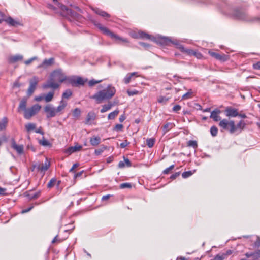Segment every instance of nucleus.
<instances>
[{"mask_svg": "<svg viewBox=\"0 0 260 260\" xmlns=\"http://www.w3.org/2000/svg\"><path fill=\"white\" fill-rule=\"evenodd\" d=\"M68 80L73 86L83 85L85 83V81L81 77H77V78H69Z\"/></svg>", "mask_w": 260, "mask_h": 260, "instance_id": "obj_9", "label": "nucleus"}, {"mask_svg": "<svg viewBox=\"0 0 260 260\" xmlns=\"http://www.w3.org/2000/svg\"><path fill=\"white\" fill-rule=\"evenodd\" d=\"M54 96V92H49L48 94L44 97V100L46 102H49L52 101L53 97Z\"/></svg>", "mask_w": 260, "mask_h": 260, "instance_id": "obj_32", "label": "nucleus"}, {"mask_svg": "<svg viewBox=\"0 0 260 260\" xmlns=\"http://www.w3.org/2000/svg\"><path fill=\"white\" fill-rule=\"evenodd\" d=\"M138 77L139 75H138V72H133L126 75L124 79V81L125 84H128L130 82L131 79L133 77Z\"/></svg>", "mask_w": 260, "mask_h": 260, "instance_id": "obj_26", "label": "nucleus"}, {"mask_svg": "<svg viewBox=\"0 0 260 260\" xmlns=\"http://www.w3.org/2000/svg\"><path fill=\"white\" fill-rule=\"evenodd\" d=\"M72 93L71 90H66L62 94V98L63 99H69L72 95Z\"/></svg>", "mask_w": 260, "mask_h": 260, "instance_id": "obj_42", "label": "nucleus"}, {"mask_svg": "<svg viewBox=\"0 0 260 260\" xmlns=\"http://www.w3.org/2000/svg\"><path fill=\"white\" fill-rule=\"evenodd\" d=\"M79 166V164L78 163H76V164H74L72 167L71 168V169L70 170V172H73L74 170L77 167H78V166Z\"/></svg>", "mask_w": 260, "mask_h": 260, "instance_id": "obj_63", "label": "nucleus"}, {"mask_svg": "<svg viewBox=\"0 0 260 260\" xmlns=\"http://www.w3.org/2000/svg\"><path fill=\"white\" fill-rule=\"evenodd\" d=\"M119 187L120 189L130 188L132 187V185L129 183H123L121 184Z\"/></svg>", "mask_w": 260, "mask_h": 260, "instance_id": "obj_43", "label": "nucleus"}, {"mask_svg": "<svg viewBox=\"0 0 260 260\" xmlns=\"http://www.w3.org/2000/svg\"><path fill=\"white\" fill-rule=\"evenodd\" d=\"M11 147L15 150L19 154H21L23 153V146L22 145H17L14 140L12 142Z\"/></svg>", "mask_w": 260, "mask_h": 260, "instance_id": "obj_19", "label": "nucleus"}, {"mask_svg": "<svg viewBox=\"0 0 260 260\" xmlns=\"http://www.w3.org/2000/svg\"><path fill=\"white\" fill-rule=\"evenodd\" d=\"M51 77L55 81L62 83L67 79L66 76L60 69L54 71L51 74Z\"/></svg>", "mask_w": 260, "mask_h": 260, "instance_id": "obj_5", "label": "nucleus"}, {"mask_svg": "<svg viewBox=\"0 0 260 260\" xmlns=\"http://www.w3.org/2000/svg\"><path fill=\"white\" fill-rule=\"evenodd\" d=\"M192 174V173L191 172V171H186V172H183L182 174V176L183 178H187V177L190 176Z\"/></svg>", "mask_w": 260, "mask_h": 260, "instance_id": "obj_48", "label": "nucleus"}, {"mask_svg": "<svg viewBox=\"0 0 260 260\" xmlns=\"http://www.w3.org/2000/svg\"><path fill=\"white\" fill-rule=\"evenodd\" d=\"M56 181V179L54 178L51 179L47 184L48 187L51 188L52 187H53Z\"/></svg>", "mask_w": 260, "mask_h": 260, "instance_id": "obj_47", "label": "nucleus"}, {"mask_svg": "<svg viewBox=\"0 0 260 260\" xmlns=\"http://www.w3.org/2000/svg\"><path fill=\"white\" fill-rule=\"evenodd\" d=\"M127 94H128V95L132 96V95L137 94L139 92L137 90H134V91L127 90Z\"/></svg>", "mask_w": 260, "mask_h": 260, "instance_id": "obj_54", "label": "nucleus"}, {"mask_svg": "<svg viewBox=\"0 0 260 260\" xmlns=\"http://www.w3.org/2000/svg\"><path fill=\"white\" fill-rule=\"evenodd\" d=\"M38 82L39 79L36 76L33 77V78L29 80V87L27 92L28 96H30L34 93Z\"/></svg>", "mask_w": 260, "mask_h": 260, "instance_id": "obj_7", "label": "nucleus"}, {"mask_svg": "<svg viewBox=\"0 0 260 260\" xmlns=\"http://www.w3.org/2000/svg\"><path fill=\"white\" fill-rule=\"evenodd\" d=\"M44 112L46 113L47 118L54 117L57 115L55 108L50 104L46 105L44 108Z\"/></svg>", "mask_w": 260, "mask_h": 260, "instance_id": "obj_6", "label": "nucleus"}, {"mask_svg": "<svg viewBox=\"0 0 260 260\" xmlns=\"http://www.w3.org/2000/svg\"><path fill=\"white\" fill-rule=\"evenodd\" d=\"M36 125L35 123H29L25 125V128L27 132L34 130L36 128Z\"/></svg>", "mask_w": 260, "mask_h": 260, "instance_id": "obj_35", "label": "nucleus"}, {"mask_svg": "<svg viewBox=\"0 0 260 260\" xmlns=\"http://www.w3.org/2000/svg\"><path fill=\"white\" fill-rule=\"evenodd\" d=\"M181 107L179 105H176L174 106L173 108V111L177 113L179 110H180Z\"/></svg>", "mask_w": 260, "mask_h": 260, "instance_id": "obj_52", "label": "nucleus"}, {"mask_svg": "<svg viewBox=\"0 0 260 260\" xmlns=\"http://www.w3.org/2000/svg\"><path fill=\"white\" fill-rule=\"evenodd\" d=\"M41 108V106L38 104L33 105L30 108H27V110L23 113L24 118L26 119H30L31 117L39 112Z\"/></svg>", "mask_w": 260, "mask_h": 260, "instance_id": "obj_4", "label": "nucleus"}, {"mask_svg": "<svg viewBox=\"0 0 260 260\" xmlns=\"http://www.w3.org/2000/svg\"><path fill=\"white\" fill-rule=\"evenodd\" d=\"M179 175H180L179 172H176V173H174V174L172 175L170 177V178L172 179H175L177 177H178L179 176Z\"/></svg>", "mask_w": 260, "mask_h": 260, "instance_id": "obj_61", "label": "nucleus"}, {"mask_svg": "<svg viewBox=\"0 0 260 260\" xmlns=\"http://www.w3.org/2000/svg\"><path fill=\"white\" fill-rule=\"evenodd\" d=\"M209 54L212 57L220 61H224L229 59L228 56L224 54H220L216 52L210 51L209 52Z\"/></svg>", "mask_w": 260, "mask_h": 260, "instance_id": "obj_15", "label": "nucleus"}, {"mask_svg": "<svg viewBox=\"0 0 260 260\" xmlns=\"http://www.w3.org/2000/svg\"><path fill=\"white\" fill-rule=\"evenodd\" d=\"M54 81L55 80L51 77L47 82L43 85V88L47 89L51 88L54 89L57 88L59 87V84L55 83Z\"/></svg>", "mask_w": 260, "mask_h": 260, "instance_id": "obj_12", "label": "nucleus"}, {"mask_svg": "<svg viewBox=\"0 0 260 260\" xmlns=\"http://www.w3.org/2000/svg\"><path fill=\"white\" fill-rule=\"evenodd\" d=\"M67 105V102L61 100L59 103V105L57 108H55V112L57 115H60L63 113V111Z\"/></svg>", "mask_w": 260, "mask_h": 260, "instance_id": "obj_13", "label": "nucleus"}, {"mask_svg": "<svg viewBox=\"0 0 260 260\" xmlns=\"http://www.w3.org/2000/svg\"><path fill=\"white\" fill-rule=\"evenodd\" d=\"M129 144L127 140L124 141L123 142L120 144V147L122 148H125Z\"/></svg>", "mask_w": 260, "mask_h": 260, "instance_id": "obj_57", "label": "nucleus"}, {"mask_svg": "<svg viewBox=\"0 0 260 260\" xmlns=\"http://www.w3.org/2000/svg\"><path fill=\"white\" fill-rule=\"evenodd\" d=\"M55 5L62 11L66 12V14H69L71 13V10L68 8L66 6L59 3L58 0H53Z\"/></svg>", "mask_w": 260, "mask_h": 260, "instance_id": "obj_20", "label": "nucleus"}, {"mask_svg": "<svg viewBox=\"0 0 260 260\" xmlns=\"http://www.w3.org/2000/svg\"><path fill=\"white\" fill-rule=\"evenodd\" d=\"M187 146L189 147H192L193 148L196 149L198 147V144L196 141L194 140H189L187 142Z\"/></svg>", "mask_w": 260, "mask_h": 260, "instance_id": "obj_38", "label": "nucleus"}, {"mask_svg": "<svg viewBox=\"0 0 260 260\" xmlns=\"http://www.w3.org/2000/svg\"><path fill=\"white\" fill-rule=\"evenodd\" d=\"M8 118L6 117H4L2 120L0 121V131H3L6 129L8 124Z\"/></svg>", "mask_w": 260, "mask_h": 260, "instance_id": "obj_28", "label": "nucleus"}, {"mask_svg": "<svg viewBox=\"0 0 260 260\" xmlns=\"http://www.w3.org/2000/svg\"><path fill=\"white\" fill-rule=\"evenodd\" d=\"M81 114V111L79 108H76L74 109L73 112V116L76 118H78L80 117Z\"/></svg>", "mask_w": 260, "mask_h": 260, "instance_id": "obj_40", "label": "nucleus"}, {"mask_svg": "<svg viewBox=\"0 0 260 260\" xmlns=\"http://www.w3.org/2000/svg\"><path fill=\"white\" fill-rule=\"evenodd\" d=\"M101 82H102L101 80H95L94 79H92V80H91L90 81H89V82H88V84H89V86H93L94 85H95L96 84L99 83Z\"/></svg>", "mask_w": 260, "mask_h": 260, "instance_id": "obj_44", "label": "nucleus"}, {"mask_svg": "<svg viewBox=\"0 0 260 260\" xmlns=\"http://www.w3.org/2000/svg\"><path fill=\"white\" fill-rule=\"evenodd\" d=\"M255 245L257 247L260 246V238L259 237H257V239L255 242Z\"/></svg>", "mask_w": 260, "mask_h": 260, "instance_id": "obj_64", "label": "nucleus"}, {"mask_svg": "<svg viewBox=\"0 0 260 260\" xmlns=\"http://www.w3.org/2000/svg\"><path fill=\"white\" fill-rule=\"evenodd\" d=\"M192 94V92L191 90L190 89L187 93H186L185 94H184L182 95V99L183 100L188 99L191 97Z\"/></svg>", "mask_w": 260, "mask_h": 260, "instance_id": "obj_41", "label": "nucleus"}, {"mask_svg": "<svg viewBox=\"0 0 260 260\" xmlns=\"http://www.w3.org/2000/svg\"><path fill=\"white\" fill-rule=\"evenodd\" d=\"M134 38H137L138 36H133ZM139 37L141 38H146L147 39H150V36L146 33L144 32H139Z\"/></svg>", "mask_w": 260, "mask_h": 260, "instance_id": "obj_33", "label": "nucleus"}, {"mask_svg": "<svg viewBox=\"0 0 260 260\" xmlns=\"http://www.w3.org/2000/svg\"><path fill=\"white\" fill-rule=\"evenodd\" d=\"M182 52H185L189 55L195 56L198 58H199V56L201 55V54L198 53L196 52L195 51H194L193 50H191V49H186L184 48V50H183Z\"/></svg>", "mask_w": 260, "mask_h": 260, "instance_id": "obj_30", "label": "nucleus"}, {"mask_svg": "<svg viewBox=\"0 0 260 260\" xmlns=\"http://www.w3.org/2000/svg\"><path fill=\"white\" fill-rule=\"evenodd\" d=\"M92 10L98 15L103 17H107L109 18L110 17V15L108 14L105 11H104L99 8H92Z\"/></svg>", "mask_w": 260, "mask_h": 260, "instance_id": "obj_25", "label": "nucleus"}, {"mask_svg": "<svg viewBox=\"0 0 260 260\" xmlns=\"http://www.w3.org/2000/svg\"><path fill=\"white\" fill-rule=\"evenodd\" d=\"M113 106V104H112L111 102H109L108 104L104 105L102 106V108L101 110V112L103 113L107 111L108 110H110Z\"/></svg>", "mask_w": 260, "mask_h": 260, "instance_id": "obj_31", "label": "nucleus"}, {"mask_svg": "<svg viewBox=\"0 0 260 260\" xmlns=\"http://www.w3.org/2000/svg\"><path fill=\"white\" fill-rule=\"evenodd\" d=\"M34 208V206H30V207L28 208H26V209H25L23 210H22L21 211V213H27V212H28L29 211H30L32 208Z\"/></svg>", "mask_w": 260, "mask_h": 260, "instance_id": "obj_58", "label": "nucleus"}, {"mask_svg": "<svg viewBox=\"0 0 260 260\" xmlns=\"http://www.w3.org/2000/svg\"><path fill=\"white\" fill-rule=\"evenodd\" d=\"M27 99L26 98H23L21 100L19 106L18 107V112H21L22 111H23L24 112H25L26 110H27V108H26L27 106Z\"/></svg>", "mask_w": 260, "mask_h": 260, "instance_id": "obj_17", "label": "nucleus"}, {"mask_svg": "<svg viewBox=\"0 0 260 260\" xmlns=\"http://www.w3.org/2000/svg\"><path fill=\"white\" fill-rule=\"evenodd\" d=\"M119 111L118 110H115L109 114L108 118V119H114L115 117L118 114Z\"/></svg>", "mask_w": 260, "mask_h": 260, "instance_id": "obj_34", "label": "nucleus"}, {"mask_svg": "<svg viewBox=\"0 0 260 260\" xmlns=\"http://www.w3.org/2000/svg\"><path fill=\"white\" fill-rule=\"evenodd\" d=\"M253 67L254 69L260 70V62L253 64Z\"/></svg>", "mask_w": 260, "mask_h": 260, "instance_id": "obj_59", "label": "nucleus"}, {"mask_svg": "<svg viewBox=\"0 0 260 260\" xmlns=\"http://www.w3.org/2000/svg\"><path fill=\"white\" fill-rule=\"evenodd\" d=\"M9 25L12 26H17V25H20L21 23L20 22L13 19L12 17H9L6 19H4Z\"/></svg>", "mask_w": 260, "mask_h": 260, "instance_id": "obj_23", "label": "nucleus"}, {"mask_svg": "<svg viewBox=\"0 0 260 260\" xmlns=\"http://www.w3.org/2000/svg\"><path fill=\"white\" fill-rule=\"evenodd\" d=\"M253 258L254 259H257L260 258V250L255 252H253Z\"/></svg>", "mask_w": 260, "mask_h": 260, "instance_id": "obj_49", "label": "nucleus"}, {"mask_svg": "<svg viewBox=\"0 0 260 260\" xmlns=\"http://www.w3.org/2000/svg\"><path fill=\"white\" fill-rule=\"evenodd\" d=\"M107 147L105 146H102L100 148L98 149H95L94 153L95 155H100L105 150L107 149Z\"/></svg>", "mask_w": 260, "mask_h": 260, "instance_id": "obj_37", "label": "nucleus"}, {"mask_svg": "<svg viewBox=\"0 0 260 260\" xmlns=\"http://www.w3.org/2000/svg\"><path fill=\"white\" fill-rule=\"evenodd\" d=\"M174 165L170 166L169 167L166 168V169H165L164 170V171H163L164 174H168L171 170H172V169H174Z\"/></svg>", "mask_w": 260, "mask_h": 260, "instance_id": "obj_50", "label": "nucleus"}, {"mask_svg": "<svg viewBox=\"0 0 260 260\" xmlns=\"http://www.w3.org/2000/svg\"><path fill=\"white\" fill-rule=\"evenodd\" d=\"M174 126V124L171 122H167L162 127V131L164 132V134H166L167 132H168L170 129H172L173 126Z\"/></svg>", "mask_w": 260, "mask_h": 260, "instance_id": "obj_29", "label": "nucleus"}, {"mask_svg": "<svg viewBox=\"0 0 260 260\" xmlns=\"http://www.w3.org/2000/svg\"><path fill=\"white\" fill-rule=\"evenodd\" d=\"M73 149H74V151L75 152L79 151L81 149L82 146L80 145H75V146H73Z\"/></svg>", "mask_w": 260, "mask_h": 260, "instance_id": "obj_60", "label": "nucleus"}, {"mask_svg": "<svg viewBox=\"0 0 260 260\" xmlns=\"http://www.w3.org/2000/svg\"><path fill=\"white\" fill-rule=\"evenodd\" d=\"M96 118V114L95 113L93 112H90L88 113L87 118L86 119L85 123L86 124H90L91 123V121L94 120Z\"/></svg>", "mask_w": 260, "mask_h": 260, "instance_id": "obj_21", "label": "nucleus"}, {"mask_svg": "<svg viewBox=\"0 0 260 260\" xmlns=\"http://www.w3.org/2000/svg\"><path fill=\"white\" fill-rule=\"evenodd\" d=\"M233 16L235 18L238 20L250 21L246 13L241 10H236Z\"/></svg>", "mask_w": 260, "mask_h": 260, "instance_id": "obj_8", "label": "nucleus"}, {"mask_svg": "<svg viewBox=\"0 0 260 260\" xmlns=\"http://www.w3.org/2000/svg\"><path fill=\"white\" fill-rule=\"evenodd\" d=\"M210 133L213 137H215L217 135L218 129L215 126H212L210 128Z\"/></svg>", "mask_w": 260, "mask_h": 260, "instance_id": "obj_39", "label": "nucleus"}, {"mask_svg": "<svg viewBox=\"0 0 260 260\" xmlns=\"http://www.w3.org/2000/svg\"><path fill=\"white\" fill-rule=\"evenodd\" d=\"M39 144L44 146L50 145V143L49 141L44 139H43L42 140H40Z\"/></svg>", "mask_w": 260, "mask_h": 260, "instance_id": "obj_46", "label": "nucleus"}, {"mask_svg": "<svg viewBox=\"0 0 260 260\" xmlns=\"http://www.w3.org/2000/svg\"><path fill=\"white\" fill-rule=\"evenodd\" d=\"M90 142L92 146H97L101 142V138L99 136H94L90 138Z\"/></svg>", "mask_w": 260, "mask_h": 260, "instance_id": "obj_27", "label": "nucleus"}, {"mask_svg": "<svg viewBox=\"0 0 260 260\" xmlns=\"http://www.w3.org/2000/svg\"><path fill=\"white\" fill-rule=\"evenodd\" d=\"M50 166V162L47 158L46 159L44 163L40 164L37 166V169L41 172H45Z\"/></svg>", "mask_w": 260, "mask_h": 260, "instance_id": "obj_16", "label": "nucleus"}, {"mask_svg": "<svg viewBox=\"0 0 260 260\" xmlns=\"http://www.w3.org/2000/svg\"><path fill=\"white\" fill-rule=\"evenodd\" d=\"M246 123L244 121L240 120L236 125L235 124L234 133L238 131H239L240 133L241 132V131L244 129Z\"/></svg>", "mask_w": 260, "mask_h": 260, "instance_id": "obj_24", "label": "nucleus"}, {"mask_svg": "<svg viewBox=\"0 0 260 260\" xmlns=\"http://www.w3.org/2000/svg\"><path fill=\"white\" fill-rule=\"evenodd\" d=\"M124 162L125 163V166L127 167H131L132 164L130 160L128 158H125L124 157Z\"/></svg>", "mask_w": 260, "mask_h": 260, "instance_id": "obj_56", "label": "nucleus"}, {"mask_svg": "<svg viewBox=\"0 0 260 260\" xmlns=\"http://www.w3.org/2000/svg\"><path fill=\"white\" fill-rule=\"evenodd\" d=\"M161 42L162 43L166 44H167L169 42H171L172 43L176 45L177 47L179 48L182 52L184 50V48L183 46L181 44L178 43L177 40L172 41L169 38L163 37L161 38Z\"/></svg>", "mask_w": 260, "mask_h": 260, "instance_id": "obj_11", "label": "nucleus"}, {"mask_svg": "<svg viewBox=\"0 0 260 260\" xmlns=\"http://www.w3.org/2000/svg\"><path fill=\"white\" fill-rule=\"evenodd\" d=\"M123 125L117 124L115 126L114 129L117 131H121L123 128Z\"/></svg>", "mask_w": 260, "mask_h": 260, "instance_id": "obj_55", "label": "nucleus"}, {"mask_svg": "<svg viewBox=\"0 0 260 260\" xmlns=\"http://www.w3.org/2000/svg\"><path fill=\"white\" fill-rule=\"evenodd\" d=\"M225 115L227 117H235L239 115L238 110L231 107H227L224 111Z\"/></svg>", "mask_w": 260, "mask_h": 260, "instance_id": "obj_10", "label": "nucleus"}, {"mask_svg": "<svg viewBox=\"0 0 260 260\" xmlns=\"http://www.w3.org/2000/svg\"><path fill=\"white\" fill-rule=\"evenodd\" d=\"M94 25L104 34L109 36L111 39L115 40L117 42H122L124 43H127L128 41L124 38H121L116 34L111 32L109 29L103 26L100 23L94 21Z\"/></svg>", "mask_w": 260, "mask_h": 260, "instance_id": "obj_2", "label": "nucleus"}, {"mask_svg": "<svg viewBox=\"0 0 260 260\" xmlns=\"http://www.w3.org/2000/svg\"><path fill=\"white\" fill-rule=\"evenodd\" d=\"M54 63V58L51 57L49 59H45L43 62L38 66V68H47L49 67L52 66Z\"/></svg>", "mask_w": 260, "mask_h": 260, "instance_id": "obj_14", "label": "nucleus"}, {"mask_svg": "<svg viewBox=\"0 0 260 260\" xmlns=\"http://www.w3.org/2000/svg\"><path fill=\"white\" fill-rule=\"evenodd\" d=\"M37 59V57H33L26 61H25L24 63L26 65L30 64L34 60H35Z\"/></svg>", "mask_w": 260, "mask_h": 260, "instance_id": "obj_51", "label": "nucleus"}, {"mask_svg": "<svg viewBox=\"0 0 260 260\" xmlns=\"http://www.w3.org/2000/svg\"><path fill=\"white\" fill-rule=\"evenodd\" d=\"M155 143V139L148 138L146 140V144L149 147L151 148L153 146Z\"/></svg>", "mask_w": 260, "mask_h": 260, "instance_id": "obj_36", "label": "nucleus"}, {"mask_svg": "<svg viewBox=\"0 0 260 260\" xmlns=\"http://www.w3.org/2000/svg\"><path fill=\"white\" fill-rule=\"evenodd\" d=\"M74 149H73V147H70L68 149H67L66 151V153L69 155L72 154V153L75 152Z\"/></svg>", "mask_w": 260, "mask_h": 260, "instance_id": "obj_53", "label": "nucleus"}, {"mask_svg": "<svg viewBox=\"0 0 260 260\" xmlns=\"http://www.w3.org/2000/svg\"><path fill=\"white\" fill-rule=\"evenodd\" d=\"M116 89L111 85H109L105 89L100 90L92 95L91 98L95 100L96 103H101L104 101L109 100L115 94Z\"/></svg>", "mask_w": 260, "mask_h": 260, "instance_id": "obj_1", "label": "nucleus"}, {"mask_svg": "<svg viewBox=\"0 0 260 260\" xmlns=\"http://www.w3.org/2000/svg\"><path fill=\"white\" fill-rule=\"evenodd\" d=\"M221 113V111L220 110L218 109H216L214 110H213L211 113L210 115V118H212L215 121H218L221 120V117L219 115V114Z\"/></svg>", "mask_w": 260, "mask_h": 260, "instance_id": "obj_18", "label": "nucleus"}, {"mask_svg": "<svg viewBox=\"0 0 260 260\" xmlns=\"http://www.w3.org/2000/svg\"><path fill=\"white\" fill-rule=\"evenodd\" d=\"M23 58V56L20 54L11 56L9 58V62L11 63H14L19 60H22Z\"/></svg>", "mask_w": 260, "mask_h": 260, "instance_id": "obj_22", "label": "nucleus"}, {"mask_svg": "<svg viewBox=\"0 0 260 260\" xmlns=\"http://www.w3.org/2000/svg\"><path fill=\"white\" fill-rule=\"evenodd\" d=\"M169 100V98L165 96H159L158 99V102L160 103H165Z\"/></svg>", "mask_w": 260, "mask_h": 260, "instance_id": "obj_45", "label": "nucleus"}, {"mask_svg": "<svg viewBox=\"0 0 260 260\" xmlns=\"http://www.w3.org/2000/svg\"><path fill=\"white\" fill-rule=\"evenodd\" d=\"M118 166L119 168H123L125 166V165L124 161H120L119 162Z\"/></svg>", "mask_w": 260, "mask_h": 260, "instance_id": "obj_62", "label": "nucleus"}, {"mask_svg": "<svg viewBox=\"0 0 260 260\" xmlns=\"http://www.w3.org/2000/svg\"><path fill=\"white\" fill-rule=\"evenodd\" d=\"M219 126L222 129L221 131L227 130L231 134L234 133L235 122L233 120H228L226 119H223L219 122Z\"/></svg>", "mask_w": 260, "mask_h": 260, "instance_id": "obj_3", "label": "nucleus"}]
</instances>
